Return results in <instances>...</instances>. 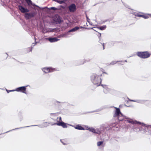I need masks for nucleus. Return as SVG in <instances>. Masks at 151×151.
Segmentation results:
<instances>
[{
  "instance_id": "f257e3e1",
  "label": "nucleus",
  "mask_w": 151,
  "mask_h": 151,
  "mask_svg": "<svg viewBox=\"0 0 151 151\" xmlns=\"http://www.w3.org/2000/svg\"><path fill=\"white\" fill-rule=\"evenodd\" d=\"M91 80L92 83L97 86L100 85L101 82V79L99 75L96 74H93L92 75Z\"/></svg>"
},
{
  "instance_id": "f03ea898",
  "label": "nucleus",
  "mask_w": 151,
  "mask_h": 151,
  "mask_svg": "<svg viewBox=\"0 0 151 151\" xmlns=\"http://www.w3.org/2000/svg\"><path fill=\"white\" fill-rule=\"evenodd\" d=\"M115 109L116 110L114 115V116L117 117L119 121H122L124 118L127 119V118L122 115L119 109L117 108H115Z\"/></svg>"
},
{
  "instance_id": "7ed1b4c3",
  "label": "nucleus",
  "mask_w": 151,
  "mask_h": 151,
  "mask_svg": "<svg viewBox=\"0 0 151 151\" xmlns=\"http://www.w3.org/2000/svg\"><path fill=\"white\" fill-rule=\"evenodd\" d=\"M137 55L139 57L143 58H148L150 54L147 52H137Z\"/></svg>"
},
{
  "instance_id": "20e7f679",
  "label": "nucleus",
  "mask_w": 151,
  "mask_h": 151,
  "mask_svg": "<svg viewBox=\"0 0 151 151\" xmlns=\"http://www.w3.org/2000/svg\"><path fill=\"white\" fill-rule=\"evenodd\" d=\"M127 122L131 123L132 124H138L141 125L142 126H145L146 127H147V125H145V124L142 123L140 122H137L135 120H133L132 119H129L127 118Z\"/></svg>"
},
{
  "instance_id": "39448f33",
  "label": "nucleus",
  "mask_w": 151,
  "mask_h": 151,
  "mask_svg": "<svg viewBox=\"0 0 151 151\" xmlns=\"http://www.w3.org/2000/svg\"><path fill=\"white\" fill-rule=\"evenodd\" d=\"M42 71L45 73H48L55 70V69L51 67H45L42 68Z\"/></svg>"
},
{
  "instance_id": "423d86ee",
  "label": "nucleus",
  "mask_w": 151,
  "mask_h": 151,
  "mask_svg": "<svg viewBox=\"0 0 151 151\" xmlns=\"http://www.w3.org/2000/svg\"><path fill=\"white\" fill-rule=\"evenodd\" d=\"M35 14L34 13H26L25 14V17L26 19H29L34 16Z\"/></svg>"
},
{
  "instance_id": "0eeeda50",
  "label": "nucleus",
  "mask_w": 151,
  "mask_h": 151,
  "mask_svg": "<svg viewBox=\"0 0 151 151\" xmlns=\"http://www.w3.org/2000/svg\"><path fill=\"white\" fill-rule=\"evenodd\" d=\"M26 89V87L22 86L17 88L16 89V90L17 91H21L23 93H26V92H25Z\"/></svg>"
},
{
  "instance_id": "6e6552de",
  "label": "nucleus",
  "mask_w": 151,
  "mask_h": 151,
  "mask_svg": "<svg viewBox=\"0 0 151 151\" xmlns=\"http://www.w3.org/2000/svg\"><path fill=\"white\" fill-rule=\"evenodd\" d=\"M69 10L70 12H73L76 10V5L74 4H72L69 7Z\"/></svg>"
},
{
  "instance_id": "1a4fd4ad",
  "label": "nucleus",
  "mask_w": 151,
  "mask_h": 151,
  "mask_svg": "<svg viewBox=\"0 0 151 151\" xmlns=\"http://www.w3.org/2000/svg\"><path fill=\"white\" fill-rule=\"evenodd\" d=\"M54 20L56 23H60L62 20L60 17L58 15H56L54 18Z\"/></svg>"
},
{
  "instance_id": "9d476101",
  "label": "nucleus",
  "mask_w": 151,
  "mask_h": 151,
  "mask_svg": "<svg viewBox=\"0 0 151 151\" xmlns=\"http://www.w3.org/2000/svg\"><path fill=\"white\" fill-rule=\"evenodd\" d=\"M18 7L22 13H26L29 11V10L21 6H19Z\"/></svg>"
},
{
  "instance_id": "9b49d317",
  "label": "nucleus",
  "mask_w": 151,
  "mask_h": 151,
  "mask_svg": "<svg viewBox=\"0 0 151 151\" xmlns=\"http://www.w3.org/2000/svg\"><path fill=\"white\" fill-rule=\"evenodd\" d=\"M86 126H84V127H82L81 126L79 125H76V127H75V128L77 129L80 130H86V129H86Z\"/></svg>"
},
{
  "instance_id": "f8f14e48",
  "label": "nucleus",
  "mask_w": 151,
  "mask_h": 151,
  "mask_svg": "<svg viewBox=\"0 0 151 151\" xmlns=\"http://www.w3.org/2000/svg\"><path fill=\"white\" fill-rule=\"evenodd\" d=\"M56 124L58 126H62L63 128H66L67 127L66 124L63 122H59Z\"/></svg>"
},
{
  "instance_id": "ddd939ff",
  "label": "nucleus",
  "mask_w": 151,
  "mask_h": 151,
  "mask_svg": "<svg viewBox=\"0 0 151 151\" xmlns=\"http://www.w3.org/2000/svg\"><path fill=\"white\" fill-rule=\"evenodd\" d=\"M86 129H86V130H89L91 132H92L93 133H99V132H96L95 130L94 129L92 128L91 127H89L86 126Z\"/></svg>"
},
{
  "instance_id": "4468645a",
  "label": "nucleus",
  "mask_w": 151,
  "mask_h": 151,
  "mask_svg": "<svg viewBox=\"0 0 151 151\" xmlns=\"http://www.w3.org/2000/svg\"><path fill=\"white\" fill-rule=\"evenodd\" d=\"M48 40L51 42H56L59 40V39L56 37L49 38Z\"/></svg>"
},
{
  "instance_id": "2eb2a0df",
  "label": "nucleus",
  "mask_w": 151,
  "mask_h": 151,
  "mask_svg": "<svg viewBox=\"0 0 151 151\" xmlns=\"http://www.w3.org/2000/svg\"><path fill=\"white\" fill-rule=\"evenodd\" d=\"M103 87L104 88V91L105 93H107L110 91V88H109L107 86L104 85Z\"/></svg>"
},
{
  "instance_id": "dca6fc26",
  "label": "nucleus",
  "mask_w": 151,
  "mask_h": 151,
  "mask_svg": "<svg viewBox=\"0 0 151 151\" xmlns=\"http://www.w3.org/2000/svg\"><path fill=\"white\" fill-rule=\"evenodd\" d=\"M129 101H131L135 102H137L138 103H141V104L144 103L145 102V101L144 100H130Z\"/></svg>"
},
{
  "instance_id": "f3484780",
  "label": "nucleus",
  "mask_w": 151,
  "mask_h": 151,
  "mask_svg": "<svg viewBox=\"0 0 151 151\" xmlns=\"http://www.w3.org/2000/svg\"><path fill=\"white\" fill-rule=\"evenodd\" d=\"M79 29V27H75L73 28V29H71V30H70L68 31V32H74L76 31L78 29Z\"/></svg>"
},
{
  "instance_id": "a211bd4d",
  "label": "nucleus",
  "mask_w": 151,
  "mask_h": 151,
  "mask_svg": "<svg viewBox=\"0 0 151 151\" xmlns=\"http://www.w3.org/2000/svg\"><path fill=\"white\" fill-rule=\"evenodd\" d=\"M149 15L151 16V14H146L144 15H143L142 17L145 19H147L149 18Z\"/></svg>"
},
{
  "instance_id": "6ab92c4d",
  "label": "nucleus",
  "mask_w": 151,
  "mask_h": 151,
  "mask_svg": "<svg viewBox=\"0 0 151 151\" xmlns=\"http://www.w3.org/2000/svg\"><path fill=\"white\" fill-rule=\"evenodd\" d=\"M106 25H103L102 26L98 28L101 30H104L106 28Z\"/></svg>"
},
{
  "instance_id": "aec40b11",
  "label": "nucleus",
  "mask_w": 151,
  "mask_h": 151,
  "mask_svg": "<svg viewBox=\"0 0 151 151\" xmlns=\"http://www.w3.org/2000/svg\"><path fill=\"white\" fill-rule=\"evenodd\" d=\"M27 2L29 5L32 4L33 6L34 5V4H32V2L30 0H28V1H27Z\"/></svg>"
},
{
  "instance_id": "412c9836",
  "label": "nucleus",
  "mask_w": 151,
  "mask_h": 151,
  "mask_svg": "<svg viewBox=\"0 0 151 151\" xmlns=\"http://www.w3.org/2000/svg\"><path fill=\"white\" fill-rule=\"evenodd\" d=\"M57 2L60 4H62L64 3L65 2L64 1L57 0Z\"/></svg>"
},
{
  "instance_id": "4be33fe9",
  "label": "nucleus",
  "mask_w": 151,
  "mask_h": 151,
  "mask_svg": "<svg viewBox=\"0 0 151 151\" xmlns=\"http://www.w3.org/2000/svg\"><path fill=\"white\" fill-rule=\"evenodd\" d=\"M103 142L102 141H100L97 142V146H99L102 144Z\"/></svg>"
},
{
  "instance_id": "5701e85b",
  "label": "nucleus",
  "mask_w": 151,
  "mask_h": 151,
  "mask_svg": "<svg viewBox=\"0 0 151 151\" xmlns=\"http://www.w3.org/2000/svg\"><path fill=\"white\" fill-rule=\"evenodd\" d=\"M135 16H137V17H142V15H143L140 14H135Z\"/></svg>"
},
{
  "instance_id": "b1692460",
  "label": "nucleus",
  "mask_w": 151,
  "mask_h": 151,
  "mask_svg": "<svg viewBox=\"0 0 151 151\" xmlns=\"http://www.w3.org/2000/svg\"><path fill=\"white\" fill-rule=\"evenodd\" d=\"M68 34V33L63 34L62 35H61V36H62V37H67V35Z\"/></svg>"
},
{
  "instance_id": "393cba45",
  "label": "nucleus",
  "mask_w": 151,
  "mask_h": 151,
  "mask_svg": "<svg viewBox=\"0 0 151 151\" xmlns=\"http://www.w3.org/2000/svg\"><path fill=\"white\" fill-rule=\"evenodd\" d=\"M57 9L55 7H51L49 9H52L53 10H55Z\"/></svg>"
},
{
  "instance_id": "a878e982",
  "label": "nucleus",
  "mask_w": 151,
  "mask_h": 151,
  "mask_svg": "<svg viewBox=\"0 0 151 151\" xmlns=\"http://www.w3.org/2000/svg\"><path fill=\"white\" fill-rule=\"evenodd\" d=\"M117 62L115 61H113L111 62V64L112 65H114Z\"/></svg>"
},
{
  "instance_id": "bb28decb",
  "label": "nucleus",
  "mask_w": 151,
  "mask_h": 151,
  "mask_svg": "<svg viewBox=\"0 0 151 151\" xmlns=\"http://www.w3.org/2000/svg\"><path fill=\"white\" fill-rule=\"evenodd\" d=\"M51 115H52H52H55H55H56V114H52H52H51Z\"/></svg>"
},
{
  "instance_id": "cd10ccee",
  "label": "nucleus",
  "mask_w": 151,
  "mask_h": 151,
  "mask_svg": "<svg viewBox=\"0 0 151 151\" xmlns=\"http://www.w3.org/2000/svg\"><path fill=\"white\" fill-rule=\"evenodd\" d=\"M10 91H16V89L15 90H11Z\"/></svg>"
},
{
  "instance_id": "c85d7f7f",
  "label": "nucleus",
  "mask_w": 151,
  "mask_h": 151,
  "mask_svg": "<svg viewBox=\"0 0 151 151\" xmlns=\"http://www.w3.org/2000/svg\"><path fill=\"white\" fill-rule=\"evenodd\" d=\"M6 91H7L8 93H9L10 92H12V91H10V90L8 91V90H6Z\"/></svg>"
},
{
  "instance_id": "c756f323",
  "label": "nucleus",
  "mask_w": 151,
  "mask_h": 151,
  "mask_svg": "<svg viewBox=\"0 0 151 151\" xmlns=\"http://www.w3.org/2000/svg\"><path fill=\"white\" fill-rule=\"evenodd\" d=\"M58 37L59 38H60L62 37V36H61V35H59V36H58Z\"/></svg>"
},
{
  "instance_id": "7c9ffc66",
  "label": "nucleus",
  "mask_w": 151,
  "mask_h": 151,
  "mask_svg": "<svg viewBox=\"0 0 151 151\" xmlns=\"http://www.w3.org/2000/svg\"><path fill=\"white\" fill-rule=\"evenodd\" d=\"M61 117H59V120L61 121Z\"/></svg>"
},
{
  "instance_id": "2f4dec72",
  "label": "nucleus",
  "mask_w": 151,
  "mask_h": 151,
  "mask_svg": "<svg viewBox=\"0 0 151 151\" xmlns=\"http://www.w3.org/2000/svg\"><path fill=\"white\" fill-rule=\"evenodd\" d=\"M103 49H104V44H103Z\"/></svg>"
},
{
  "instance_id": "473e14b6",
  "label": "nucleus",
  "mask_w": 151,
  "mask_h": 151,
  "mask_svg": "<svg viewBox=\"0 0 151 151\" xmlns=\"http://www.w3.org/2000/svg\"><path fill=\"white\" fill-rule=\"evenodd\" d=\"M47 124V123H44V124Z\"/></svg>"
},
{
  "instance_id": "72a5a7b5",
  "label": "nucleus",
  "mask_w": 151,
  "mask_h": 151,
  "mask_svg": "<svg viewBox=\"0 0 151 151\" xmlns=\"http://www.w3.org/2000/svg\"><path fill=\"white\" fill-rule=\"evenodd\" d=\"M100 36L101 35V33H100Z\"/></svg>"
},
{
  "instance_id": "f704fd0d",
  "label": "nucleus",
  "mask_w": 151,
  "mask_h": 151,
  "mask_svg": "<svg viewBox=\"0 0 151 151\" xmlns=\"http://www.w3.org/2000/svg\"><path fill=\"white\" fill-rule=\"evenodd\" d=\"M26 1H27L28 0H26Z\"/></svg>"
},
{
  "instance_id": "c9c22d12",
  "label": "nucleus",
  "mask_w": 151,
  "mask_h": 151,
  "mask_svg": "<svg viewBox=\"0 0 151 151\" xmlns=\"http://www.w3.org/2000/svg\"><path fill=\"white\" fill-rule=\"evenodd\" d=\"M125 62H127V61H126V60H125Z\"/></svg>"
}]
</instances>
